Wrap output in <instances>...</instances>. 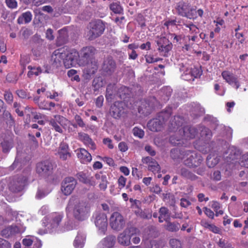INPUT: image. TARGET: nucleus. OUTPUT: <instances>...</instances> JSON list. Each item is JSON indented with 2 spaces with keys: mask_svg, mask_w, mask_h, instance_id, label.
Listing matches in <instances>:
<instances>
[{
  "mask_svg": "<svg viewBox=\"0 0 248 248\" xmlns=\"http://www.w3.org/2000/svg\"><path fill=\"white\" fill-rule=\"evenodd\" d=\"M79 54L75 49L71 50L62 47L55 50L51 55V63L54 66L58 67L62 62L66 68L76 66L78 62Z\"/></svg>",
  "mask_w": 248,
  "mask_h": 248,
  "instance_id": "nucleus-1",
  "label": "nucleus"
},
{
  "mask_svg": "<svg viewBox=\"0 0 248 248\" xmlns=\"http://www.w3.org/2000/svg\"><path fill=\"white\" fill-rule=\"evenodd\" d=\"M30 169H27L23 173L17 174L8 180H3L0 182V193L7 187L12 192L17 193L22 191L27 185Z\"/></svg>",
  "mask_w": 248,
  "mask_h": 248,
  "instance_id": "nucleus-2",
  "label": "nucleus"
},
{
  "mask_svg": "<svg viewBox=\"0 0 248 248\" xmlns=\"http://www.w3.org/2000/svg\"><path fill=\"white\" fill-rule=\"evenodd\" d=\"M65 211L67 216L72 213L75 219L79 221L87 219L91 212L88 203L83 201H75L74 199L69 200Z\"/></svg>",
  "mask_w": 248,
  "mask_h": 248,
  "instance_id": "nucleus-3",
  "label": "nucleus"
},
{
  "mask_svg": "<svg viewBox=\"0 0 248 248\" xmlns=\"http://www.w3.org/2000/svg\"><path fill=\"white\" fill-rule=\"evenodd\" d=\"M63 217L61 213H54L48 217H45L43 220V226L47 227L49 233H62L72 229L70 226H61Z\"/></svg>",
  "mask_w": 248,
  "mask_h": 248,
  "instance_id": "nucleus-4",
  "label": "nucleus"
},
{
  "mask_svg": "<svg viewBox=\"0 0 248 248\" xmlns=\"http://www.w3.org/2000/svg\"><path fill=\"white\" fill-rule=\"evenodd\" d=\"M183 123V118L180 116H175L171 121L170 129L171 131L176 132L178 129V132L183 135L181 138L176 140L177 141H179L181 139L184 138L186 140L194 138L197 135L196 129L194 127L185 126L183 128H180L182 126Z\"/></svg>",
  "mask_w": 248,
  "mask_h": 248,
  "instance_id": "nucleus-5",
  "label": "nucleus"
},
{
  "mask_svg": "<svg viewBox=\"0 0 248 248\" xmlns=\"http://www.w3.org/2000/svg\"><path fill=\"white\" fill-rule=\"evenodd\" d=\"M227 153L229 154L226 157L230 166L237 169H239V166L248 168V153L240 155L238 150L233 146H230Z\"/></svg>",
  "mask_w": 248,
  "mask_h": 248,
  "instance_id": "nucleus-6",
  "label": "nucleus"
},
{
  "mask_svg": "<svg viewBox=\"0 0 248 248\" xmlns=\"http://www.w3.org/2000/svg\"><path fill=\"white\" fill-rule=\"evenodd\" d=\"M46 121L48 123L51 129L60 133L63 132V128H65L70 123L68 119L60 115H54L50 118H47Z\"/></svg>",
  "mask_w": 248,
  "mask_h": 248,
  "instance_id": "nucleus-7",
  "label": "nucleus"
},
{
  "mask_svg": "<svg viewBox=\"0 0 248 248\" xmlns=\"http://www.w3.org/2000/svg\"><path fill=\"white\" fill-rule=\"evenodd\" d=\"M90 30L88 33L89 39H93L101 35L104 31L105 26L103 22L99 20L90 23Z\"/></svg>",
  "mask_w": 248,
  "mask_h": 248,
  "instance_id": "nucleus-8",
  "label": "nucleus"
},
{
  "mask_svg": "<svg viewBox=\"0 0 248 248\" xmlns=\"http://www.w3.org/2000/svg\"><path fill=\"white\" fill-rule=\"evenodd\" d=\"M181 158L184 160V162L186 165L190 167L198 166L203 160L200 155L190 151L186 152L183 157H181Z\"/></svg>",
  "mask_w": 248,
  "mask_h": 248,
  "instance_id": "nucleus-9",
  "label": "nucleus"
},
{
  "mask_svg": "<svg viewBox=\"0 0 248 248\" xmlns=\"http://www.w3.org/2000/svg\"><path fill=\"white\" fill-rule=\"evenodd\" d=\"M135 234H140V230L139 229L134 227L127 228L118 236V242L124 246H129L130 244L131 237Z\"/></svg>",
  "mask_w": 248,
  "mask_h": 248,
  "instance_id": "nucleus-10",
  "label": "nucleus"
},
{
  "mask_svg": "<svg viewBox=\"0 0 248 248\" xmlns=\"http://www.w3.org/2000/svg\"><path fill=\"white\" fill-rule=\"evenodd\" d=\"M94 223L98 230L99 233L104 234L107 230L108 219L105 213L96 212L94 215Z\"/></svg>",
  "mask_w": 248,
  "mask_h": 248,
  "instance_id": "nucleus-11",
  "label": "nucleus"
},
{
  "mask_svg": "<svg viewBox=\"0 0 248 248\" xmlns=\"http://www.w3.org/2000/svg\"><path fill=\"white\" fill-rule=\"evenodd\" d=\"M109 221L110 227L114 230L120 231L125 225V220L123 216L118 212L112 213Z\"/></svg>",
  "mask_w": 248,
  "mask_h": 248,
  "instance_id": "nucleus-12",
  "label": "nucleus"
},
{
  "mask_svg": "<svg viewBox=\"0 0 248 248\" xmlns=\"http://www.w3.org/2000/svg\"><path fill=\"white\" fill-rule=\"evenodd\" d=\"M181 70L184 71L181 76L182 78L187 81H193L195 78L199 77L202 74L201 69L195 67L193 68L184 67Z\"/></svg>",
  "mask_w": 248,
  "mask_h": 248,
  "instance_id": "nucleus-13",
  "label": "nucleus"
},
{
  "mask_svg": "<svg viewBox=\"0 0 248 248\" xmlns=\"http://www.w3.org/2000/svg\"><path fill=\"white\" fill-rule=\"evenodd\" d=\"M52 165L47 161L40 162L37 164L36 172L41 177H46L52 172Z\"/></svg>",
  "mask_w": 248,
  "mask_h": 248,
  "instance_id": "nucleus-14",
  "label": "nucleus"
},
{
  "mask_svg": "<svg viewBox=\"0 0 248 248\" xmlns=\"http://www.w3.org/2000/svg\"><path fill=\"white\" fill-rule=\"evenodd\" d=\"M125 101L124 100V101L115 102L111 107L110 113L114 118L120 117L124 113L126 108H130V107L125 104Z\"/></svg>",
  "mask_w": 248,
  "mask_h": 248,
  "instance_id": "nucleus-15",
  "label": "nucleus"
},
{
  "mask_svg": "<svg viewBox=\"0 0 248 248\" xmlns=\"http://www.w3.org/2000/svg\"><path fill=\"white\" fill-rule=\"evenodd\" d=\"M77 185V181L72 177L65 178L62 183L61 190L65 195L71 194Z\"/></svg>",
  "mask_w": 248,
  "mask_h": 248,
  "instance_id": "nucleus-16",
  "label": "nucleus"
},
{
  "mask_svg": "<svg viewBox=\"0 0 248 248\" xmlns=\"http://www.w3.org/2000/svg\"><path fill=\"white\" fill-rule=\"evenodd\" d=\"M164 113L159 114L158 118L151 120L147 124L148 128L153 132H157L160 131L163 126L164 122Z\"/></svg>",
  "mask_w": 248,
  "mask_h": 248,
  "instance_id": "nucleus-17",
  "label": "nucleus"
},
{
  "mask_svg": "<svg viewBox=\"0 0 248 248\" xmlns=\"http://www.w3.org/2000/svg\"><path fill=\"white\" fill-rule=\"evenodd\" d=\"M77 65L84 66V71L89 75L94 74L97 69V63L94 59L86 61L78 59V62Z\"/></svg>",
  "mask_w": 248,
  "mask_h": 248,
  "instance_id": "nucleus-18",
  "label": "nucleus"
},
{
  "mask_svg": "<svg viewBox=\"0 0 248 248\" xmlns=\"http://www.w3.org/2000/svg\"><path fill=\"white\" fill-rule=\"evenodd\" d=\"M223 78L229 84L236 89L239 88L240 86L237 78L231 72L228 71H224L221 74Z\"/></svg>",
  "mask_w": 248,
  "mask_h": 248,
  "instance_id": "nucleus-19",
  "label": "nucleus"
},
{
  "mask_svg": "<svg viewBox=\"0 0 248 248\" xmlns=\"http://www.w3.org/2000/svg\"><path fill=\"white\" fill-rule=\"evenodd\" d=\"M158 46V51L165 56H167V53L171 49L172 44L165 37L161 38L157 41Z\"/></svg>",
  "mask_w": 248,
  "mask_h": 248,
  "instance_id": "nucleus-20",
  "label": "nucleus"
},
{
  "mask_svg": "<svg viewBox=\"0 0 248 248\" xmlns=\"http://www.w3.org/2000/svg\"><path fill=\"white\" fill-rule=\"evenodd\" d=\"M57 154L59 157L63 160H65L70 157L71 154L68 143L64 141L61 142L58 150Z\"/></svg>",
  "mask_w": 248,
  "mask_h": 248,
  "instance_id": "nucleus-21",
  "label": "nucleus"
},
{
  "mask_svg": "<svg viewBox=\"0 0 248 248\" xmlns=\"http://www.w3.org/2000/svg\"><path fill=\"white\" fill-rule=\"evenodd\" d=\"M142 162L148 165V170L155 173L160 170V168L158 163L151 157H146L142 159Z\"/></svg>",
  "mask_w": 248,
  "mask_h": 248,
  "instance_id": "nucleus-22",
  "label": "nucleus"
},
{
  "mask_svg": "<svg viewBox=\"0 0 248 248\" xmlns=\"http://www.w3.org/2000/svg\"><path fill=\"white\" fill-rule=\"evenodd\" d=\"M78 158L82 163L86 164L92 160L91 154L85 149L80 148L76 150Z\"/></svg>",
  "mask_w": 248,
  "mask_h": 248,
  "instance_id": "nucleus-23",
  "label": "nucleus"
},
{
  "mask_svg": "<svg viewBox=\"0 0 248 248\" xmlns=\"http://www.w3.org/2000/svg\"><path fill=\"white\" fill-rule=\"evenodd\" d=\"M115 242L114 236H109L103 239L97 245L96 248H113Z\"/></svg>",
  "mask_w": 248,
  "mask_h": 248,
  "instance_id": "nucleus-24",
  "label": "nucleus"
},
{
  "mask_svg": "<svg viewBox=\"0 0 248 248\" xmlns=\"http://www.w3.org/2000/svg\"><path fill=\"white\" fill-rule=\"evenodd\" d=\"M78 139L92 149H95V146L94 142L87 134L83 132L78 133Z\"/></svg>",
  "mask_w": 248,
  "mask_h": 248,
  "instance_id": "nucleus-25",
  "label": "nucleus"
},
{
  "mask_svg": "<svg viewBox=\"0 0 248 248\" xmlns=\"http://www.w3.org/2000/svg\"><path fill=\"white\" fill-rule=\"evenodd\" d=\"M95 49L93 47L88 46L83 48L81 50L82 58L80 60L86 61L93 59L92 56L94 54ZM79 57H78V58Z\"/></svg>",
  "mask_w": 248,
  "mask_h": 248,
  "instance_id": "nucleus-26",
  "label": "nucleus"
},
{
  "mask_svg": "<svg viewBox=\"0 0 248 248\" xmlns=\"http://www.w3.org/2000/svg\"><path fill=\"white\" fill-rule=\"evenodd\" d=\"M95 178L97 181V183L99 184L100 189L105 190L107 188L108 185L106 175L102 172H99L95 175Z\"/></svg>",
  "mask_w": 248,
  "mask_h": 248,
  "instance_id": "nucleus-27",
  "label": "nucleus"
},
{
  "mask_svg": "<svg viewBox=\"0 0 248 248\" xmlns=\"http://www.w3.org/2000/svg\"><path fill=\"white\" fill-rule=\"evenodd\" d=\"M86 235L84 233H78L74 242L75 248H82L84 245Z\"/></svg>",
  "mask_w": 248,
  "mask_h": 248,
  "instance_id": "nucleus-28",
  "label": "nucleus"
},
{
  "mask_svg": "<svg viewBox=\"0 0 248 248\" xmlns=\"http://www.w3.org/2000/svg\"><path fill=\"white\" fill-rule=\"evenodd\" d=\"M78 177L80 181L85 184L90 185H95V182L92 180V177L88 174L81 172L78 174Z\"/></svg>",
  "mask_w": 248,
  "mask_h": 248,
  "instance_id": "nucleus-29",
  "label": "nucleus"
},
{
  "mask_svg": "<svg viewBox=\"0 0 248 248\" xmlns=\"http://www.w3.org/2000/svg\"><path fill=\"white\" fill-rule=\"evenodd\" d=\"M190 5L188 3L180 2L178 3L177 6V11L180 15L182 16H186L187 12L189 9Z\"/></svg>",
  "mask_w": 248,
  "mask_h": 248,
  "instance_id": "nucleus-30",
  "label": "nucleus"
},
{
  "mask_svg": "<svg viewBox=\"0 0 248 248\" xmlns=\"http://www.w3.org/2000/svg\"><path fill=\"white\" fill-rule=\"evenodd\" d=\"M18 232V229L16 226H11L2 231V234L5 237H8Z\"/></svg>",
  "mask_w": 248,
  "mask_h": 248,
  "instance_id": "nucleus-31",
  "label": "nucleus"
},
{
  "mask_svg": "<svg viewBox=\"0 0 248 248\" xmlns=\"http://www.w3.org/2000/svg\"><path fill=\"white\" fill-rule=\"evenodd\" d=\"M32 19V15L30 12H26L22 14L21 16L18 17V22L19 24L23 23H27L30 22Z\"/></svg>",
  "mask_w": 248,
  "mask_h": 248,
  "instance_id": "nucleus-32",
  "label": "nucleus"
},
{
  "mask_svg": "<svg viewBox=\"0 0 248 248\" xmlns=\"http://www.w3.org/2000/svg\"><path fill=\"white\" fill-rule=\"evenodd\" d=\"M114 66V61L111 59L108 58L104 61L103 68L105 71L108 72L112 70Z\"/></svg>",
  "mask_w": 248,
  "mask_h": 248,
  "instance_id": "nucleus-33",
  "label": "nucleus"
},
{
  "mask_svg": "<svg viewBox=\"0 0 248 248\" xmlns=\"http://www.w3.org/2000/svg\"><path fill=\"white\" fill-rule=\"evenodd\" d=\"M110 10L115 14H121L123 11V9L119 2H113L110 4Z\"/></svg>",
  "mask_w": 248,
  "mask_h": 248,
  "instance_id": "nucleus-34",
  "label": "nucleus"
},
{
  "mask_svg": "<svg viewBox=\"0 0 248 248\" xmlns=\"http://www.w3.org/2000/svg\"><path fill=\"white\" fill-rule=\"evenodd\" d=\"M160 216L159 217V221L160 222H163L164 220L167 221L169 217L168 210L165 207H161L159 211Z\"/></svg>",
  "mask_w": 248,
  "mask_h": 248,
  "instance_id": "nucleus-35",
  "label": "nucleus"
},
{
  "mask_svg": "<svg viewBox=\"0 0 248 248\" xmlns=\"http://www.w3.org/2000/svg\"><path fill=\"white\" fill-rule=\"evenodd\" d=\"M29 71L28 73V76L31 77L33 75L38 76L42 73V70L40 67H32L31 65L28 67Z\"/></svg>",
  "mask_w": 248,
  "mask_h": 248,
  "instance_id": "nucleus-36",
  "label": "nucleus"
},
{
  "mask_svg": "<svg viewBox=\"0 0 248 248\" xmlns=\"http://www.w3.org/2000/svg\"><path fill=\"white\" fill-rule=\"evenodd\" d=\"M22 167V164L20 159L18 157H16L14 163L10 167V170H20Z\"/></svg>",
  "mask_w": 248,
  "mask_h": 248,
  "instance_id": "nucleus-37",
  "label": "nucleus"
},
{
  "mask_svg": "<svg viewBox=\"0 0 248 248\" xmlns=\"http://www.w3.org/2000/svg\"><path fill=\"white\" fill-rule=\"evenodd\" d=\"M2 152L4 153H8L10 150L12 148L13 145L11 142L8 141H4L1 144Z\"/></svg>",
  "mask_w": 248,
  "mask_h": 248,
  "instance_id": "nucleus-38",
  "label": "nucleus"
},
{
  "mask_svg": "<svg viewBox=\"0 0 248 248\" xmlns=\"http://www.w3.org/2000/svg\"><path fill=\"white\" fill-rule=\"evenodd\" d=\"M196 15L197 11L196 10V8L195 7L190 6L186 17L189 19H194L197 16Z\"/></svg>",
  "mask_w": 248,
  "mask_h": 248,
  "instance_id": "nucleus-39",
  "label": "nucleus"
},
{
  "mask_svg": "<svg viewBox=\"0 0 248 248\" xmlns=\"http://www.w3.org/2000/svg\"><path fill=\"white\" fill-rule=\"evenodd\" d=\"M75 120L76 122L77 123V124H71V123L70 124H71L72 125H73L74 127H77V125H78L79 127H84L85 126V124L83 122L82 119L81 118V117L78 115H76L75 116Z\"/></svg>",
  "mask_w": 248,
  "mask_h": 248,
  "instance_id": "nucleus-40",
  "label": "nucleus"
},
{
  "mask_svg": "<svg viewBox=\"0 0 248 248\" xmlns=\"http://www.w3.org/2000/svg\"><path fill=\"white\" fill-rule=\"evenodd\" d=\"M77 71L75 69H70L67 72V75L71 78L72 80L79 81L80 78L78 75H77Z\"/></svg>",
  "mask_w": 248,
  "mask_h": 248,
  "instance_id": "nucleus-41",
  "label": "nucleus"
},
{
  "mask_svg": "<svg viewBox=\"0 0 248 248\" xmlns=\"http://www.w3.org/2000/svg\"><path fill=\"white\" fill-rule=\"evenodd\" d=\"M176 21L175 20H171L166 21L164 23V26L167 28V29L169 30H170L172 31L174 29H175L176 27Z\"/></svg>",
  "mask_w": 248,
  "mask_h": 248,
  "instance_id": "nucleus-42",
  "label": "nucleus"
},
{
  "mask_svg": "<svg viewBox=\"0 0 248 248\" xmlns=\"http://www.w3.org/2000/svg\"><path fill=\"white\" fill-rule=\"evenodd\" d=\"M180 225L179 224L168 222L166 226V229L168 231L173 232L179 230Z\"/></svg>",
  "mask_w": 248,
  "mask_h": 248,
  "instance_id": "nucleus-43",
  "label": "nucleus"
},
{
  "mask_svg": "<svg viewBox=\"0 0 248 248\" xmlns=\"http://www.w3.org/2000/svg\"><path fill=\"white\" fill-rule=\"evenodd\" d=\"M185 25L189 29V31L191 33L197 34L199 32V29L193 24H185Z\"/></svg>",
  "mask_w": 248,
  "mask_h": 248,
  "instance_id": "nucleus-44",
  "label": "nucleus"
},
{
  "mask_svg": "<svg viewBox=\"0 0 248 248\" xmlns=\"http://www.w3.org/2000/svg\"><path fill=\"white\" fill-rule=\"evenodd\" d=\"M6 80L10 82H16L18 80L17 74L15 73H11L7 75Z\"/></svg>",
  "mask_w": 248,
  "mask_h": 248,
  "instance_id": "nucleus-45",
  "label": "nucleus"
},
{
  "mask_svg": "<svg viewBox=\"0 0 248 248\" xmlns=\"http://www.w3.org/2000/svg\"><path fill=\"white\" fill-rule=\"evenodd\" d=\"M201 135L202 137H205L207 139H210L212 136V133L208 128L206 127H203L201 130Z\"/></svg>",
  "mask_w": 248,
  "mask_h": 248,
  "instance_id": "nucleus-46",
  "label": "nucleus"
},
{
  "mask_svg": "<svg viewBox=\"0 0 248 248\" xmlns=\"http://www.w3.org/2000/svg\"><path fill=\"white\" fill-rule=\"evenodd\" d=\"M126 180V178L122 175L119 177L117 181L119 188L121 189L125 186Z\"/></svg>",
  "mask_w": 248,
  "mask_h": 248,
  "instance_id": "nucleus-47",
  "label": "nucleus"
},
{
  "mask_svg": "<svg viewBox=\"0 0 248 248\" xmlns=\"http://www.w3.org/2000/svg\"><path fill=\"white\" fill-rule=\"evenodd\" d=\"M171 248H181L182 245L181 242L175 239H172L170 242Z\"/></svg>",
  "mask_w": 248,
  "mask_h": 248,
  "instance_id": "nucleus-48",
  "label": "nucleus"
},
{
  "mask_svg": "<svg viewBox=\"0 0 248 248\" xmlns=\"http://www.w3.org/2000/svg\"><path fill=\"white\" fill-rule=\"evenodd\" d=\"M133 134L135 136L138 137L140 138H142L144 135V131L139 128L135 127L133 129Z\"/></svg>",
  "mask_w": 248,
  "mask_h": 248,
  "instance_id": "nucleus-49",
  "label": "nucleus"
},
{
  "mask_svg": "<svg viewBox=\"0 0 248 248\" xmlns=\"http://www.w3.org/2000/svg\"><path fill=\"white\" fill-rule=\"evenodd\" d=\"M218 161V159H215L214 161H213V158L211 156V155L208 156L207 157V163L209 167H214L216 164L217 163Z\"/></svg>",
  "mask_w": 248,
  "mask_h": 248,
  "instance_id": "nucleus-50",
  "label": "nucleus"
},
{
  "mask_svg": "<svg viewBox=\"0 0 248 248\" xmlns=\"http://www.w3.org/2000/svg\"><path fill=\"white\" fill-rule=\"evenodd\" d=\"M17 95L21 98H30V96L26 91L23 90H19L16 91Z\"/></svg>",
  "mask_w": 248,
  "mask_h": 248,
  "instance_id": "nucleus-51",
  "label": "nucleus"
},
{
  "mask_svg": "<svg viewBox=\"0 0 248 248\" xmlns=\"http://www.w3.org/2000/svg\"><path fill=\"white\" fill-rule=\"evenodd\" d=\"M218 245L221 248H229L231 246L228 241L221 239L218 242Z\"/></svg>",
  "mask_w": 248,
  "mask_h": 248,
  "instance_id": "nucleus-52",
  "label": "nucleus"
},
{
  "mask_svg": "<svg viewBox=\"0 0 248 248\" xmlns=\"http://www.w3.org/2000/svg\"><path fill=\"white\" fill-rule=\"evenodd\" d=\"M118 149L122 152H125L127 151L128 147L126 143L122 141L118 144Z\"/></svg>",
  "mask_w": 248,
  "mask_h": 248,
  "instance_id": "nucleus-53",
  "label": "nucleus"
},
{
  "mask_svg": "<svg viewBox=\"0 0 248 248\" xmlns=\"http://www.w3.org/2000/svg\"><path fill=\"white\" fill-rule=\"evenodd\" d=\"M146 61L148 63H153L156 62L160 60L159 58H155L153 56L151 55H148L145 56Z\"/></svg>",
  "mask_w": 248,
  "mask_h": 248,
  "instance_id": "nucleus-54",
  "label": "nucleus"
},
{
  "mask_svg": "<svg viewBox=\"0 0 248 248\" xmlns=\"http://www.w3.org/2000/svg\"><path fill=\"white\" fill-rule=\"evenodd\" d=\"M6 3L7 6L12 9L16 8L17 5L16 0H6Z\"/></svg>",
  "mask_w": 248,
  "mask_h": 248,
  "instance_id": "nucleus-55",
  "label": "nucleus"
},
{
  "mask_svg": "<svg viewBox=\"0 0 248 248\" xmlns=\"http://www.w3.org/2000/svg\"><path fill=\"white\" fill-rule=\"evenodd\" d=\"M51 191V190H49L46 192H44L43 191H42L40 189H39L37 192L36 197L38 199H41L45 197L46 195H47L48 193H50Z\"/></svg>",
  "mask_w": 248,
  "mask_h": 248,
  "instance_id": "nucleus-56",
  "label": "nucleus"
},
{
  "mask_svg": "<svg viewBox=\"0 0 248 248\" xmlns=\"http://www.w3.org/2000/svg\"><path fill=\"white\" fill-rule=\"evenodd\" d=\"M147 248H161V246L160 242L156 240H153L150 242V245Z\"/></svg>",
  "mask_w": 248,
  "mask_h": 248,
  "instance_id": "nucleus-57",
  "label": "nucleus"
},
{
  "mask_svg": "<svg viewBox=\"0 0 248 248\" xmlns=\"http://www.w3.org/2000/svg\"><path fill=\"white\" fill-rule=\"evenodd\" d=\"M5 100L9 103H11L13 99V95L11 93L5 92L4 94Z\"/></svg>",
  "mask_w": 248,
  "mask_h": 248,
  "instance_id": "nucleus-58",
  "label": "nucleus"
},
{
  "mask_svg": "<svg viewBox=\"0 0 248 248\" xmlns=\"http://www.w3.org/2000/svg\"><path fill=\"white\" fill-rule=\"evenodd\" d=\"M103 143L107 145L109 149L113 148V145L112 143V140L109 138H105L103 140Z\"/></svg>",
  "mask_w": 248,
  "mask_h": 248,
  "instance_id": "nucleus-59",
  "label": "nucleus"
},
{
  "mask_svg": "<svg viewBox=\"0 0 248 248\" xmlns=\"http://www.w3.org/2000/svg\"><path fill=\"white\" fill-rule=\"evenodd\" d=\"M204 213L206 215V216H208L209 217L211 218H214V213L211 209L207 207H204Z\"/></svg>",
  "mask_w": 248,
  "mask_h": 248,
  "instance_id": "nucleus-60",
  "label": "nucleus"
},
{
  "mask_svg": "<svg viewBox=\"0 0 248 248\" xmlns=\"http://www.w3.org/2000/svg\"><path fill=\"white\" fill-rule=\"evenodd\" d=\"M104 102V97L102 95L98 96L96 100V106L100 108L103 106Z\"/></svg>",
  "mask_w": 248,
  "mask_h": 248,
  "instance_id": "nucleus-61",
  "label": "nucleus"
},
{
  "mask_svg": "<svg viewBox=\"0 0 248 248\" xmlns=\"http://www.w3.org/2000/svg\"><path fill=\"white\" fill-rule=\"evenodd\" d=\"M141 235L140 232V234L139 235H134L131 237L132 238V242L135 244H139L140 241V236Z\"/></svg>",
  "mask_w": 248,
  "mask_h": 248,
  "instance_id": "nucleus-62",
  "label": "nucleus"
},
{
  "mask_svg": "<svg viewBox=\"0 0 248 248\" xmlns=\"http://www.w3.org/2000/svg\"><path fill=\"white\" fill-rule=\"evenodd\" d=\"M39 107L40 108L45 109V110H50L51 108L50 107L48 106V102H41L39 104Z\"/></svg>",
  "mask_w": 248,
  "mask_h": 248,
  "instance_id": "nucleus-63",
  "label": "nucleus"
},
{
  "mask_svg": "<svg viewBox=\"0 0 248 248\" xmlns=\"http://www.w3.org/2000/svg\"><path fill=\"white\" fill-rule=\"evenodd\" d=\"M209 229L212 231V232L215 233H220V230L215 225L213 224H211L210 226Z\"/></svg>",
  "mask_w": 248,
  "mask_h": 248,
  "instance_id": "nucleus-64",
  "label": "nucleus"
}]
</instances>
